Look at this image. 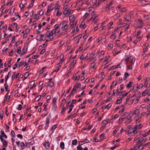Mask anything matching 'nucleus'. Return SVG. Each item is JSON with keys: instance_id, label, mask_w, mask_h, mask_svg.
<instances>
[{"instance_id": "b1692460", "label": "nucleus", "mask_w": 150, "mask_h": 150, "mask_svg": "<svg viewBox=\"0 0 150 150\" xmlns=\"http://www.w3.org/2000/svg\"><path fill=\"white\" fill-rule=\"evenodd\" d=\"M120 96L123 98L128 94V92H126L125 91H123L120 92Z\"/></svg>"}, {"instance_id": "a211bd4d", "label": "nucleus", "mask_w": 150, "mask_h": 150, "mask_svg": "<svg viewBox=\"0 0 150 150\" xmlns=\"http://www.w3.org/2000/svg\"><path fill=\"white\" fill-rule=\"evenodd\" d=\"M121 5H118L117 7V8L121 12H125L126 11V8L124 7H122Z\"/></svg>"}, {"instance_id": "7ed1b4c3", "label": "nucleus", "mask_w": 150, "mask_h": 150, "mask_svg": "<svg viewBox=\"0 0 150 150\" xmlns=\"http://www.w3.org/2000/svg\"><path fill=\"white\" fill-rule=\"evenodd\" d=\"M131 114L127 112H125L124 114V116H125L124 119L125 120V122L126 124H128L132 121V116L130 115Z\"/></svg>"}, {"instance_id": "bb28decb", "label": "nucleus", "mask_w": 150, "mask_h": 150, "mask_svg": "<svg viewBox=\"0 0 150 150\" xmlns=\"http://www.w3.org/2000/svg\"><path fill=\"white\" fill-rule=\"evenodd\" d=\"M118 115L117 114L115 115L114 117L112 118V119L110 120H108L109 122H113L115 120V119L116 118H117L118 117Z\"/></svg>"}, {"instance_id": "4d7b16f0", "label": "nucleus", "mask_w": 150, "mask_h": 150, "mask_svg": "<svg viewBox=\"0 0 150 150\" xmlns=\"http://www.w3.org/2000/svg\"><path fill=\"white\" fill-rule=\"evenodd\" d=\"M77 141L76 139L73 140L72 142V144L74 145H76L77 144Z\"/></svg>"}, {"instance_id": "6ab92c4d", "label": "nucleus", "mask_w": 150, "mask_h": 150, "mask_svg": "<svg viewBox=\"0 0 150 150\" xmlns=\"http://www.w3.org/2000/svg\"><path fill=\"white\" fill-rule=\"evenodd\" d=\"M73 12V11H69L68 10H65L64 12V14L65 15H69L70 13H72Z\"/></svg>"}, {"instance_id": "393cba45", "label": "nucleus", "mask_w": 150, "mask_h": 150, "mask_svg": "<svg viewBox=\"0 0 150 150\" xmlns=\"http://www.w3.org/2000/svg\"><path fill=\"white\" fill-rule=\"evenodd\" d=\"M89 141L87 139H86L83 141H81L79 142V144L81 145H83L85 143L89 142Z\"/></svg>"}, {"instance_id": "a18cd8bd", "label": "nucleus", "mask_w": 150, "mask_h": 150, "mask_svg": "<svg viewBox=\"0 0 150 150\" xmlns=\"http://www.w3.org/2000/svg\"><path fill=\"white\" fill-rule=\"evenodd\" d=\"M1 142H3V145L4 146L6 147L7 146L8 142L7 141L3 140V141H1Z\"/></svg>"}, {"instance_id": "c756f323", "label": "nucleus", "mask_w": 150, "mask_h": 150, "mask_svg": "<svg viewBox=\"0 0 150 150\" xmlns=\"http://www.w3.org/2000/svg\"><path fill=\"white\" fill-rule=\"evenodd\" d=\"M140 3L143 5H145L148 4L149 2L148 1H140Z\"/></svg>"}, {"instance_id": "aec40b11", "label": "nucleus", "mask_w": 150, "mask_h": 150, "mask_svg": "<svg viewBox=\"0 0 150 150\" xmlns=\"http://www.w3.org/2000/svg\"><path fill=\"white\" fill-rule=\"evenodd\" d=\"M13 2L11 1H5L4 4L6 5H12Z\"/></svg>"}, {"instance_id": "13d9d810", "label": "nucleus", "mask_w": 150, "mask_h": 150, "mask_svg": "<svg viewBox=\"0 0 150 150\" xmlns=\"http://www.w3.org/2000/svg\"><path fill=\"white\" fill-rule=\"evenodd\" d=\"M64 55L63 54H61L60 58V60L62 62L64 60Z\"/></svg>"}, {"instance_id": "338daca9", "label": "nucleus", "mask_w": 150, "mask_h": 150, "mask_svg": "<svg viewBox=\"0 0 150 150\" xmlns=\"http://www.w3.org/2000/svg\"><path fill=\"white\" fill-rule=\"evenodd\" d=\"M91 67L93 69H96V67H95V63L94 62H93L91 64Z\"/></svg>"}, {"instance_id": "09e8293b", "label": "nucleus", "mask_w": 150, "mask_h": 150, "mask_svg": "<svg viewBox=\"0 0 150 150\" xmlns=\"http://www.w3.org/2000/svg\"><path fill=\"white\" fill-rule=\"evenodd\" d=\"M46 67H43L42 68V69L40 70L39 72V73L40 74H42L45 71V69L46 68Z\"/></svg>"}, {"instance_id": "f3484780", "label": "nucleus", "mask_w": 150, "mask_h": 150, "mask_svg": "<svg viewBox=\"0 0 150 150\" xmlns=\"http://www.w3.org/2000/svg\"><path fill=\"white\" fill-rule=\"evenodd\" d=\"M149 134H150V129L147 132L143 131L141 133V134L144 137H145Z\"/></svg>"}, {"instance_id": "de8ad7c7", "label": "nucleus", "mask_w": 150, "mask_h": 150, "mask_svg": "<svg viewBox=\"0 0 150 150\" xmlns=\"http://www.w3.org/2000/svg\"><path fill=\"white\" fill-rule=\"evenodd\" d=\"M127 131V129L126 128L123 127H122L120 131V133L122 134V133L123 132L125 131Z\"/></svg>"}, {"instance_id": "c9c22d12", "label": "nucleus", "mask_w": 150, "mask_h": 150, "mask_svg": "<svg viewBox=\"0 0 150 150\" xmlns=\"http://www.w3.org/2000/svg\"><path fill=\"white\" fill-rule=\"evenodd\" d=\"M117 84V82L116 81H114L112 83V84L110 86V88L112 89L113 87L116 86Z\"/></svg>"}, {"instance_id": "7c9ffc66", "label": "nucleus", "mask_w": 150, "mask_h": 150, "mask_svg": "<svg viewBox=\"0 0 150 150\" xmlns=\"http://www.w3.org/2000/svg\"><path fill=\"white\" fill-rule=\"evenodd\" d=\"M52 79H49V86L52 87L54 85V83L51 81Z\"/></svg>"}, {"instance_id": "0e129e2a", "label": "nucleus", "mask_w": 150, "mask_h": 150, "mask_svg": "<svg viewBox=\"0 0 150 150\" xmlns=\"http://www.w3.org/2000/svg\"><path fill=\"white\" fill-rule=\"evenodd\" d=\"M11 26L13 28H16L17 27V24L15 23H13L11 24Z\"/></svg>"}, {"instance_id": "1a4fd4ad", "label": "nucleus", "mask_w": 150, "mask_h": 150, "mask_svg": "<svg viewBox=\"0 0 150 150\" xmlns=\"http://www.w3.org/2000/svg\"><path fill=\"white\" fill-rule=\"evenodd\" d=\"M143 25V23L141 20H139L136 22L134 25V27L136 28H139L141 27Z\"/></svg>"}, {"instance_id": "864d4df0", "label": "nucleus", "mask_w": 150, "mask_h": 150, "mask_svg": "<svg viewBox=\"0 0 150 150\" xmlns=\"http://www.w3.org/2000/svg\"><path fill=\"white\" fill-rule=\"evenodd\" d=\"M124 118H120L119 120L117 121L118 123H121L123 121Z\"/></svg>"}, {"instance_id": "e433bc0d", "label": "nucleus", "mask_w": 150, "mask_h": 150, "mask_svg": "<svg viewBox=\"0 0 150 150\" xmlns=\"http://www.w3.org/2000/svg\"><path fill=\"white\" fill-rule=\"evenodd\" d=\"M11 72H8L7 76H6L5 77V80L6 82L7 81L8 78L11 76Z\"/></svg>"}, {"instance_id": "2eb2a0df", "label": "nucleus", "mask_w": 150, "mask_h": 150, "mask_svg": "<svg viewBox=\"0 0 150 150\" xmlns=\"http://www.w3.org/2000/svg\"><path fill=\"white\" fill-rule=\"evenodd\" d=\"M1 135H0V139L1 141L3 140V138L4 137L6 138H7V136L5 134L4 132L3 131H1L0 132Z\"/></svg>"}, {"instance_id": "4c0bfd02", "label": "nucleus", "mask_w": 150, "mask_h": 150, "mask_svg": "<svg viewBox=\"0 0 150 150\" xmlns=\"http://www.w3.org/2000/svg\"><path fill=\"white\" fill-rule=\"evenodd\" d=\"M19 75V73H18L16 74L15 73H14L13 75L12 76V78L13 79H14L15 78H17Z\"/></svg>"}, {"instance_id": "72a5a7b5", "label": "nucleus", "mask_w": 150, "mask_h": 150, "mask_svg": "<svg viewBox=\"0 0 150 150\" xmlns=\"http://www.w3.org/2000/svg\"><path fill=\"white\" fill-rule=\"evenodd\" d=\"M122 98L121 97H119L117 98V101L116 102V103L117 104H119L121 103L122 102Z\"/></svg>"}, {"instance_id": "774afa93", "label": "nucleus", "mask_w": 150, "mask_h": 150, "mask_svg": "<svg viewBox=\"0 0 150 150\" xmlns=\"http://www.w3.org/2000/svg\"><path fill=\"white\" fill-rule=\"evenodd\" d=\"M21 48L20 47H18L17 49V52L18 54H20L21 53Z\"/></svg>"}, {"instance_id": "c85d7f7f", "label": "nucleus", "mask_w": 150, "mask_h": 150, "mask_svg": "<svg viewBox=\"0 0 150 150\" xmlns=\"http://www.w3.org/2000/svg\"><path fill=\"white\" fill-rule=\"evenodd\" d=\"M130 114H136V115H138L139 113V110H136L134 112L131 111L130 112Z\"/></svg>"}, {"instance_id": "20e7f679", "label": "nucleus", "mask_w": 150, "mask_h": 150, "mask_svg": "<svg viewBox=\"0 0 150 150\" xmlns=\"http://www.w3.org/2000/svg\"><path fill=\"white\" fill-rule=\"evenodd\" d=\"M59 26L61 27L62 30H66L68 27V23L66 21H64L60 23Z\"/></svg>"}, {"instance_id": "37998d69", "label": "nucleus", "mask_w": 150, "mask_h": 150, "mask_svg": "<svg viewBox=\"0 0 150 150\" xmlns=\"http://www.w3.org/2000/svg\"><path fill=\"white\" fill-rule=\"evenodd\" d=\"M29 75V74L28 72H27L25 73L24 75V79L23 80H24L25 79H26L27 78L28 76Z\"/></svg>"}, {"instance_id": "f03ea898", "label": "nucleus", "mask_w": 150, "mask_h": 150, "mask_svg": "<svg viewBox=\"0 0 150 150\" xmlns=\"http://www.w3.org/2000/svg\"><path fill=\"white\" fill-rule=\"evenodd\" d=\"M69 20L70 21V28H74L77 23V18L74 15H71L69 17Z\"/></svg>"}, {"instance_id": "e2e57ef3", "label": "nucleus", "mask_w": 150, "mask_h": 150, "mask_svg": "<svg viewBox=\"0 0 150 150\" xmlns=\"http://www.w3.org/2000/svg\"><path fill=\"white\" fill-rule=\"evenodd\" d=\"M39 16L36 14H34L33 16V17L34 19L36 20H38L39 19Z\"/></svg>"}, {"instance_id": "5701e85b", "label": "nucleus", "mask_w": 150, "mask_h": 150, "mask_svg": "<svg viewBox=\"0 0 150 150\" xmlns=\"http://www.w3.org/2000/svg\"><path fill=\"white\" fill-rule=\"evenodd\" d=\"M81 86V83H78L76 84L74 86L73 89V91H75L76 90Z\"/></svg>"}, {"instance_id": "c03bdc74", "label": "nucleus", "mask_w": 150, "mask_h": 150, "mask_svg": "<svg viewBox=\"0 0 150 150\" xmlns=\"http://www.w3.org/2000/svg\"><path fill=\"white\" fill-rule=\"evenodd\" d=\"M125 19L126 21H129L131 20V17L129 16H127L125 17Z\"/></svg>"}, {"instance_id": "473e14b6", "label": "nucleus", "mask_w": 150, "mask_h": 150, "mask_svg": "<svg viewBox=\"0 0 150 150\" xmlns=\"http://www.w3.org/2000/svg\"><path fill=\"white\" fill-rule=\"evenodd\" d=\"M96 17H97L96 16H93L92 18L89 20V21H90L91 20H92L93 21H94V22L95 23H96L98 21L97 20L95 21Z\"/></svg>"}, {"instance_id": "cd10ccee", "label": "nucleus", "mask_w": 150, "mask_h": 150, "mask_svg": "<svg viewBox=\"0 0 150 150\" xmlns=\"http://www.w3.org/2000/svg\"><path fill=\"white\" fill-rule=\"evenodd\" d=\"M127 133L128 134H131V135H134L136 133H134L133 132V128L129 129L127 132Z\"/></svg>"}, {"instance_id": "ddd939ff", "label": "nucleus", "mask_w": 150, "mask_h": 150, "mask_svg": "<svg viewBox=\"0 0 150 150\" xmlns=\"http://www.w3.org/2000/svg\"><path fill=\"white\" fill-rule=\"evenodd\" d=\"M30 31V29L29 28H26L25 31H23L22 32L23 33V37L25 38L27 37V34L29 33Z\"/></svg>"}, {"instance_id": "8fccbe9b", "label": "nucleus", "mask_w": 150, "mask_h": 150, "mask_svg": "<svg viewBox=\"0 0 150 150\" xmlns=\"http://www.w3.org/2000/svg\"><path fill=\"white\" fill-rule=\"evenodd\" d=\"M80 27L81 28H84L86 27V25L84 23H82L80 25Z\"/></svg>"}, {"instance_id": "f8f14e48", "label": "nucleus", "mask_w": 150, "mask_h": 150, "mask_svg": "<svg viewBox=\"0 0 150 150\" xmlns=\"http://www.w3.org/2000/svg\"><path fill=\"white\" fill-rule=\"evenodd\" d=\"M100 4V1H91L90 2V4L92 6H97Z\"/></svg>"}, {"instance_id": "bf43d9fd", "label": "nucleus", "mask_w": 150, "mask_h": 150, "mask_svg": "<svg viewBox=\"0 0 150 150\" xmlns=\"http://www.w3.org/2000/svg\"><path fill=\"white\" fill-rule=\"evenodd\" d=\"M92 141L93 142H100V140L96 138H94Z\"/></svg>"}, {"instance_id": "9d476101", "label": "nucleus", "mask_w": 150, "mask_h": 150, "mask_svg": "<svg viewBox=\"0 0 150 150\" xmlns=\"http://www.w3.org/2000/svg\"><path fill=\"white\" fill-rule=\"evenodd\" d=\"M60 8V6H58L55 9V12L56 13V16H59L62 14L61 10Z\"/></svg>"}, {"instance_id": "ea45409f", "label": "nucleus", "mask_w": 150, "mask_h": 150, "mask_svg": "<svg viewBox=\"0 0 150 150\" xmlns=\"http://www.w3.org/2000/svg\"><path fill=\"white\" fill-rule=\"evenodd\" d=\"M109 56H107L105 57V61L104 62V64H107L109 62V61L108 60V58H109Z\"/></svg>"}, {"instance_id": "5fc2aeb1", "label": "nucleus", "mask_w": 150, "mask_h": 150, "mask_svg": "<svg viewBox=\"0 0 150 150\" xmlns=\"http://www.w3.org/2000/svg\"><path fill=\"white\" fill-rule=\"evenodd\" d=\"M149 114H150V113H149V112H148H148H147V113H146L145 112H144L142 113V115H144L146 117H147L148 116Z\"/></svg>"}, {"instance_id": "052dcab7", "label": "nucleus", "mask_w": 150, "mask_h": 150, "mask_svg": "<svg viewBox=\"0 0 150 150\" xmlns=\"http://www.w3.org/2000/svg\"><path fill=\"white\" fill-rule=\"evenodd\" d=\"M49 118H47L46 120V126L47 127L49 123Z\"/></svg>"}, {"instance_id": "a878e982", "label": "nucleus", "mask_w": 150, "mask_h": 150, "mask_svg": "<svg viewBox=\"0 0 150 150\" xmlns=\"http://www.w3.org/2000/svg\"><path fill=\"white\" fill-rule=\"evenodd\" d=\"M149 91L148 90H145L142 93V96H145L147 95H150V94H149Z\"/></svg>"}, {"instance_id": "f257e3e1", "label": "nucleus", "mask_w": 150, "mask_h": 150, "mask_svg": "<svg viewBox=\"0 0 150 150\" xmlns=\"http://www.w3.org/2000/svg\"><path fill=\"white\" fill-rule=\"evenodd\" d=\"M54 35L58 37L61 36L63 34V32L61 31L59 28V24H57L54 26L53 30L51 31Z\"/></svg>"}, {"instance_id": "9b49d317", "label": "nucleus", "mask_w": 150, "mask_h": 150, "mask_svg": "<svg viewBox=\"0 0 150 150\" xmlns=\"http://www.w3.org/2000/svg\"><path fill=\"white\" fill-rule=\"evenodd\" d=\"M37 39L38 40H45V35H39L37 37Z\"/></svg>"}, {"instance_id": "423d86ee", "label": "nucleus", "mask_w": 150, "mask_h": 150, "mask_svg": "<svg viewBox=\"0 0 150 150\" xmlns=\"http://www.w3.org/2000/svg\"><path fill=\"white\" fill-rule=\"evenodd\" d=\"M53 35L51 31L48 34L45 35L46 41L49 42L52 40L53 39Z\"/></svg>"}, {"instance_id": "680f3d73", "label": "nucleus", "mask_w": 150, "mask_h": 150, "mask_svg": "<svg viewBox=\"0 0 150 150\" xmlns=\"http://www.w3.org/2000/svg\"><path fill=\"white\" fill-rule=\"evenodd\" d=\"M88 34L87 33V30H86L85 31V33L84 34V36L83 37V38H84L85 39H87V37H88Z\"/></svg>"}, {"instance_id": "3c124183", "label": "nucleus", "mask_w": 150, "mask_h": 150, "mask_svg": "<svg viewBox=\"0 0 150 150\" xmlns=\"http://www.w3.org/2000/svg\"><path fill=\"white\" fill-rule=\"evenodd\" d=\"M4 115V112L3 111H0V118L2 120L3 118Z\"/></svg>"}, {"instance_id": "f704fd0d", "label": "nucleus", "mask_w": 150, "mask_h": 150, "mask_svg": "<svg viewBox=\"0 0 150 150\" xmlns=\"http://www.w3.org/2000/svg\"><path fill=\"white\" fill-rule=\"evenodd\" d=\"M100 138L99 139V140H100V142L102 141L103 140L105 139V137L104 134H102L101 135H100Z\"/></svg>"}, {"instance_id": "412c9836", "label": "nucleus", "mask_w": 150, "mask_h": 150, "mask_svg": "<svg viewBox=\"0 0 150 150\" xmlns=\"http://www.w3.org/2000/svg\"><path fill=\"white\" fill-rule=\"evenodd\" d=\"M35 86V82L34 81H32L29 85L28 87L30 88V89H31Z\"/></svg>"}, {"instance_id": "4468645a", "label": "nucleus", "mask_w": 150, "mask_h": 150, "mask_svg": "<svg viewBox=\"0 0 150 150\" xmlns=\"http://www.w3.org/2000/svg\"><path fill=\"white\" fill-rule=\"evenodd\" d=\"M54 8V6H48L47 11L45 13V14L47 15H48L49 13L52 11Z\"/></svg>"}, {"instance_id": "4be33fe9", "label": "nucleus", "mask_w": 150, "mask_h": 150, "mask_svg": "<svg viewBox=\"0 0 150 150\" xmlns=\"http://www.w3.org/2000/svg\"><path fill=\"white\" fill-rule=\"evenodd\" d=\"M50 143L49 142H46L44 144V147H45V149L47 150H48L50 149Z\"/></svg>"}, {"instance_id": "a19ab883", "label": "nucleus", "mask_w": 150, "mask_h": 150, "mask_svg": "<svg viewBox=\"0 0 150 150\" xmlns=\"http://www.w3.org/2000/svg\"><path fill=\"white\" fill-rule=\"evenodd\" d=\"M60 147L62 149H64V142H61L60 143Z\"/></svg>"}, {"instance_id": "6e6d98bb", "label": "nucleus", "mask_w": 150, "mask_h": 150, "mask_svg": "<svg viewBox=\"0 0 150 150\" xmlns=\"http://www.w3.org/2000/svg\"><path fill=\"white\" fill-rule=\"evenodd\" d=\"M5 97L6 98V100L7 101H8L10 98V96H8L7 94L5 96Z\"/></svg>"}, {"instance_id": "6e6552de", "label": "nucleus", "mask_w": 150, "mask_h": 150, "mask_svg": "<svg viewBox=\"0 0 150 150\" xmlns=\"http://www.w3.org/2000/svg\"><path fill=\"white\" fill-rule=\"evenodd\" d=\"M143 127V124L142 123L135 125L133 128V132L134 133H137V130L141 129Z\"/></svg>"}, {"instance_id": "79ce46f5", "label": "nucleus", "mask_w": 150, "mask_h": 150, "mask_svg": "<svg viewBox=\"0 0 150 150\" xmlns=\"http://www.w3.org/2000/svg\"><path fill=\"white\" fill-rule=\"evenodd\" d=\"M15 18H13V21H15L16 19H20V16L17 14H15Z\"/></svg>"}, {"instance_id": "39448f33", "label": "nucleus", "mask_w": 150, "mask_h": 150, "mask_svg": "<svg viewBox=\"0 0 150 150\" xmlns=\"http://www.w3.org/2000/svg\"><path fill=\"white\" fill-rule=\"evenodd\" d=\"M135 141H137V142L140 143L142 145L145 142L147 141V139L146 138H144L142 137H137L134 139Z\"/></svg>"}, {"instance_id": "58836bf2", "label": "nucleus", "mask_w": 150, "mask_h": 150, "mask_svg": "<svg viewBox=\"0 0 150 150\" xmlns=\"http://www.w3.org/2000/svg\"><path fill=\"white\" fill-rule=\"evenodd\" d=\"M133 84V83L132 81H130L129 83L127 85L126 87L127 88H130L132 87V84Z\"/></svg>"}, {"instance_id": "2f4dec72", "label": "nucleus", "mask_w": 150, "mask_h": 150, "mask_svg": "<svg viewBox=\"0 0 150 150\" xmlns=\"http://www.w3.org/2000/svg\"><path fill=\"white\" fill-rule=\"evenodd\" d=\"M112 106V104L111 103H109L106 106H103V109H109Z\"/></svg>"}, {"instance_id": "49530a36", "label": "nucleus", "mask_w": 150, "mask_h": 150, "mask_svg": "<svg viewBox=\"0 0 150 150\" xmlns=\"http://www.w3.org/2000/svg\"><path fill=\"white\" fill-rule=\"evenodd\" d=\"M25 145L24 143L23 142H21L20 146L22 149H23L25 148Z\"/></svg>"}, {"instance_id": "603ef678", "label": "nucleus", "mask_w": 150, "mask_h": 150, "mask_svg": "<svg viewBox=\"0 0 150 150\" xmlns=\"http://www.w3.org/2000/svg\"><path fill=\"white\" fill-rule=\"evenodd\" d=\"M67 108H73V107H74V105L72 104L71 103L70 104H68L67 105Z\"/></svg>"}, {"instance_id": "0eeeda50", "label": "nucleus", "mask_w": 150, "mask_h": 150, "mask_svg": "<svg viewBox=\"0 0 150 150\" xmlns=\"http://www.w3.org/2000/svg\"><path fill=\"white\" fill-rule=\"evenodd\" d=\"M143 148V146L140 143L137 142L135 146L133 148H132L130 150H142Z\"/></svg>"}, {"instance_id": "69168bd1", "label": "nucleus", "mask_w": 150, "mask_h": 150, "mask_svg": "<svg viewBox=\"0 0 150 150\" xmlns=\"http://www.w3.org/2000/svg\"><path fill=\"white\" fill-rule=\"evenodd\" d=\"M57 100V98H54L53 99L52 103H53V105L55 106L56 105L55 104H56V102Z\"/></svg>"}, {"instance_id": "dca6fc26", "label": "nucleus", "mask_w": 150, "mask_h": 150, "mask_svg": "<svg viewBox=\"0 0 150 150\" xmlns=\"http://www.w3.org/2000/svg\"><path fill=\"white\" fill-rule=\"evenodd\" d=\"M35 143L34 141H32L30 142H27L25 143V146L27 147H29L31 146L34 144Z\"/></svg>"}]
</instances>
